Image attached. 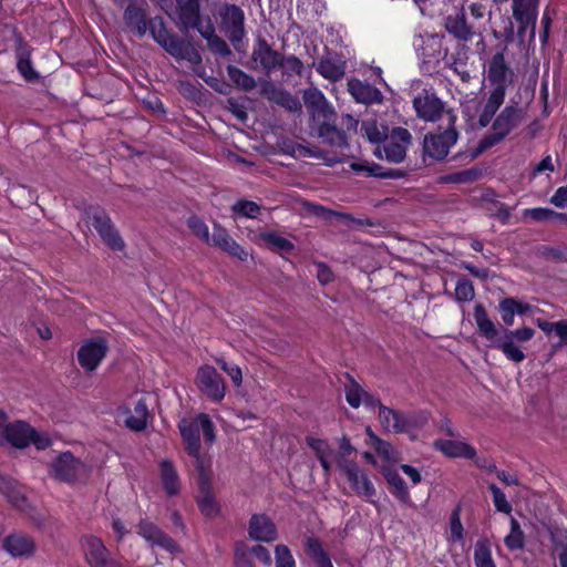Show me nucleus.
I'll list each match as a JSON object with an SVG mask.
<instances>
[{
  "label": "nucleus",
  "mask_w": 567,
  "mask_h": 567,
  "mask_svg": "<svg viewBox=\"0 0 567 567\" xmlns=\"http://www.w3.org/2000/svg\"><path fill=\"white\" fill-rule=\"evenodd\" d=\"M303 102L310 115V128L317 137L331 147H349L347 133L357 131L358 120L350 114H343L339 125L338 114L317 87L303 91Z\"/></svg>",
  "instance_id": "obj_1"
},
{
  "label": "nucleus",
  "mask_w": 567,
  "mask_h": 567,
  "mask_svg": "<svg viewBox=\"0 0 567 567\" xmlns=\"http://www.w3.org/2000/svg\"><path fill=\"white\" fill-rule=\"evenodd\" d=\"M147 31L153 40L176 60H185L192 64L202 63V55L198 50L195 49L190 41L171 32L163 17L150 18Z\"/></svg>",
  "instance_id": "obj_2"
},
{
  "label": "nucleus",
  "mask_w": 567,
  "mask_h": 567,
  "mask_svg": "<svg viewBox=\"0 0 567 567\" xmlns=\"http://www.w3.org/2000/svg\"><path fill=\"white\" fill-rule=\"evenodd\" d=\"M524 120V111L516 105L505 106L492 123L493 132L483 136L472 157H476L501 143Z\"/></svg>",
  "instance_id": "obj_3"
},
{
  "label": "nucleus",
  "mask_w": 567,
  "mask_h": 567,
  "mask_svg": "<svg viewBox=\"0 0 567 567\" xmlns=\"http://www.w3.org/2000/svg\"><path fill=\"white\" fill-rule=\"evenodd\" d=\"M473 317L477 326L478 333L486 340L493 341V347L499 349L504 355L513 362H522L525 360L524 352L509 339L498 338L499 330L489 319L485 307L477 303L474 307Z\"/></svg>",
  "instance_id": "obj_4"
},
{
  "label": "nucleus",
  "mask_w": 567,
  "mask_h": 567,
  "mask_svg": "<svg viewBox=\"0 0 567 567\" xmlns=\"http://www.w3.org/2000/svg\"><path fill=\"white\" fill-rule=\"evenodd\" d=\"M178 430L188 454H196L197 451H200V430L206 443L212 444L216 437L215 425L206 413H199L194 419H182L178 423Z\"/></svg>",
  "instance_id": "obj_5"
},
{
  "label": "nucleus",
  "mask_w": 567,
  "mask_h": 567,
  "mask_svg": "<svg viewBox=\"0 0 567 567\" xmlns=\"http://www.w3.org/2000/svg\"><path fill=\"white\" fill-rule=\"evenodd\" d=\"M49 474L59 482L73 484L90 474L89 466L71 452L59 454L49 466Z\"/></svg>",
  "instance_id": "obj_6"
},
{
  "label": "nucleus",
  "mask_w": 567,
  "mask_h": 567,
  "mask_svg": "<svg viewBox=\"0 0 567 567\" xmlns=\"http://www.w3.org/2000/svg\"><path fill=\"white\" fill-rule=\"evenodd\" d=\"M218 18L220 31L237 48L246 35L243 9L233 3H223L218 8Z\"/></svg>",
  "instance_id": "obj_7"
},
{
  "label": "nucleus",
  "mask_w": 567,
  "mask_h": 567,
  "mask_svg": "<svg viewBox=\"0 0 567 567\" xmlns=\"http://www.w3.org/2000/svg\"><path fill=\"white\" fill-rule=\"evenodd\" d=\"M85 217L111 249L122 250L125 247L105 209L99 206H90L85 209Z\"/></svg>",
  "instance_id": "obj_8"
},
{
  "label": "nucleus",
  "mask_w": 567,
  "mask_h": 567,
  "mask_svg": "<svg viewBox=\"0 0 567 567\" xmlns=\"http://www.w3.org/2000/svg\"><path fill=\"white\" fill-rule=\"evenodd\" d=\"M175 9L173 20L183 33L189 30L198 31L205 27L206 17L202 13L203 0H174Z\"/></svg>",
  "instance_id": "obj_9"
},
{
  "label": "nucleus",
  "mask_w": 567,
  "mask_h": 567,
  "mask_svg": "<svg viewBox=\"0 0 567 567\" xmlns=\"http://www.w3.org/2000/svg\"><path fill=\"white\" fill-rule=\"evenodd\" d=\"M458 137L455 128V115L449 112V126L441 133L425 135L423 141V152L425 155L441 161L449 154Z\"/></svg>",
  "instance_id": "obj_10"
},
{
  "label": "nucleus",
  "mask_w": 567,
  "mask_h": 567,
  "mask_svg": "<svg viewBox=\"0 0 567 567\" xmlns=\"http://www.w3.org/2000/svg\"><path fill=\"white\" fill-rule=\"evenodd\" d=\"M379 420L385 430H391L394 433H403L410 429L421 427L425 424L427 422V414L422 412L419 415H404L398 410L381 405Z\"/></svg>",
  "instance_id": "obj_11"
},
{
  "label": "nucleus",
  "mask_w": 567,
  "mask_h": 567,
  "mask_svg": "<svg viewBox=\"0 0 567 567\" xmlns=\"http://www.w3.org/2000/svg\"><path fill=\"white\" fill-rule=\"evenodd\" d=\"M84 558L90 567H126L122 561L111 557L101 538L86 535L81 538Z\"/></svg>",
  "instance_id": "obj_12"
},
{
  "label": "nucleus",
  "mask_w": 567,
  "mask_h": 567,
  "mask_svg": "<svg viewBox=\"0 0 567 567\" xmlns=\"http://www.w3.org/2000/svg\"><path fill=\"white\" fill-rule=\"evenodd\" d=\"M109 352V342L102 336L93 337L79 348L76 357L79 364L86 372H93L104 360Z\"/></svg>",
  "instance_id": "obj_13"
},
{
  "label": "nucleus",
  "mask_w": 567,
  "mask_h": 567,
  "mask_svg": "<svg viewBox=\"0 0 567 567\" xmlns=\"http://www.w3.org/2000/svg\"><path fill=\"white\" fill-rule=\"evenodd\" d=\"M196 384L199 391L213 402H220L225 398V380L212 365H203L198 369Z\"/></svg>",
  "instance_id": "obj_14"
},
{
  "label": "nucleus",
  "mask_w": 567,
  "mask_h": 567,
  "mask_svg": "<svg viewBox=\"0 0 567 567\" xmlns=\"http://www.w3.org/2000/svg\"><path fill=\"white\" fill-rule=\"evenodd\" d=\"M412 135L404 127H393L383 142L384 157L388 162L399 164L404 161L411 145Z\"/></svg>",
  "instance_id": "obj_15"
},
{
  "label": "nucleus",
  "mask_w": 567,
  "mask_h": 567,
  "mask_svg": "<svg viewBox=\"0 0 567 567\" xmlns=\"http://www.w3.org/2000/svg\"><path fill=\"white\" fill-rule=\"evenodd\" d=\"M512 14L517 22V34L524 38L528 29L530 35H535L538 8L535 0H512Z\"/></svg>",
  "instance_id": "obj_16"
},
{
  "label": "nucleus",
  "mask_w": 567,
  "mask_h": 567,
  "mask_svg": "<svg viewBox=\"0 0 567 567\" xmlns=\"http://www.w3.org/2000/svg\"><path fill=\"white\" fill-rule=\"evenodd\" d=\"M310 66L316 68L322 78L338 82L346 74L347 62L341 54L326 48L324 54L317 63L312 62Z\"/></svg>",
  "instance_id": "obj_17"
},
{
  "label": "nucleus",
  "mask_w": 567,
  "mask_h": 567,
  "mask_svg": "<svg viewBox=\"0 0 567 567\" xmlns=\"http://www.w3.org/2000/svg\"><path fill=\"white\" fill-rule=\"evenodd\" d=\"M251 60L259 64L265 74L269 75L280 68L282 53L274 50L265 38L258 37L252 48Z\"/></svg>",
  "instance_id": "obj_18"
},
{
  "label": "nucleus",
  "mask_w": 567,
  "mask_h": 567,
  "mask_svg": "<svg viewBox=\"0 0 567 567\" xmlns=\"http://www.w3.org/2000/svg\"><path fill=\"white\" fill-rule=\"evenodd\" d=\"M137 534L151 546H158L171 554L181 551L179 546L171 536L147 519L140 520L137 524Z\"/></svg>",
  "instance_id": "obj_19"
},
{
  "label": "nucleus",
  "mask_w": 567,
  "mask_h": 567,
  "mask_svg": "<svg viewBox=\"0 0 567 567\" xmlns=\"http://www.w3.org/2000/svg\"><path fill=\"white\" fill-rule=\"evenodd\" d=\"M14 51L17 56V69L21 76L28 82L39 80V73L33 69L31 62L32 48L23 39L21 33L13 29Z\"/></svg>",
  "instance_id": "obj_20"
},
{
  "label": "nucleus",
  "mask_w": 567,
  "mask_h": 567,
  "mask_svg": "<svg viewBox=\"0 0 567 567\" xmlns=\"http://www.w3.org/2000/svg\"><path fill=\"white\" fill-rule=\"evenodd\" d=\"M507 45L502 47L489 60L487 70V80L495 87L502 86L506 91V86L512 82L513 71L505 60Z\"/></svg>",
  "instance_id": "obj_21"
},
{
  "label": "nucleus",
  "mask_w": 567,
  "mask_h": 567,
  "mask_svg": "<svg viewBox=\"0 0 567 567\" xmlns=\"http://www.w3.org/2000/svg\"><path fill=\"white\" fill-rule=\"evenodd\" d=\"M413 107L416 115L426 122H436L444 112V103L435 93L429 91H423L414 97Z\"/></svg>",
  "instance_id": "obj_22"
},
{
  "label": "nucleus",
  "mask_w": 567,
  "mask_h": 567,
  "mask_svg": "<svg viewBox=\"0 0 567 567\" xmlns=\"http://www.w3.org/2000/svg\"><path fill=\"white\" fill-rule=\"evenodd\" d=\"M260 94L288 112L300 113L302 110L301 102L297 96L285 89L277 87L271 81L262 82Z\"/></svg>",
  "instance_id": "obj_23"
},
{
  "label": "nucleus",
  "mask_w": 567,
  "mask_h": 567,
  "mask_svg": "<svg viewBox=\"0 0 567 567\" xmlns=\"http://www.w3.org/2000/svg\"><path fill=\"white\" fill-rule=\"evenodd\" d=\"M210 246L218 247L223 251L238 258L239 260H247L248 252L237 244L228 234V231L219 224H214L213 235L209 238Z\"/></svg>",
  "instance_id": "obj_24"
},
{
  "label": "nucleus",
  "mask_w": 567,
  "mask_h": 567,
  "mask_svg": "<svg viewBox=\"0 0 567 567\" xmlns=\"http://www.w3.org/2000/svg\"><path fill=\"white\" fill-rule=\"evenodd\" d=\"M444 28L452 37L460 41H471L475 35L473 27L467 23L464 7L454 14H449L444 18Z\"/></svg>",
  "instance_id": "obj_25"
},
{
  "label": "nucleus",
  "mask_w": 567,
  "mask_h": 567,
  "mask_svg": "<svg viewBox=\"0 0 567 567\" xmlns=\"http://www.w3.org/2000/svg\"><path fill=\"white\" fill-rule=\"evenodd\" d=\"M249 537L258 542H274L278 538L276 525L265 514H254L249 520Z\"/></svg>",
  "instance_id": "obj_26"
},
{
  "label": "nucleus",
  "mask_w": 567,
  "mask_h": 567,
  "mask_svg": "<svg viewBox=\"0 0 567 567\" xmlns=\"http://www.w3.org/2000/svg\"><path fill=\"white\" fill-rule=\"evenodd\" d=\"M348 91L358 103L370 105L383 101V94L379 89L354 78L348 80Z\"/></svg>",
  "instance_id": "obj_27"
},
{
  "label": "nucleus",
  "mask_w": 567,
  "mask_h": 567,
  "mask_svg": "<svg viewBox=\"0 0 567 567\" xmlns=\"http://www.w3.org/2000/svg\"><path fill=\"white\" fill-rule=\"evenodd\" d=\"M145 3L134 2L127 7H125L123 13V21L126 28L134 32L138 38H142L147 32V22L146 11L143 8Z\"/></svg>",
  "instance_id": "obj_28"
},
{
  "label": "nucleus",
  "mask_w": 567,
  "mask_h": 567,
  "mask_svg": "<svg viewBox=\"0 0 567 567\" xmlns=\"http://www.w3.org/2000/svg\"><path fill=\"white\" fill-rule=\"evenodd\" d=\"M347 477L352 491L358 495L365 497L368 501H371V498L375 495L377 491L369 478L368 474L363 468H361L359 465L353 467L352 470L344 474Z\"/></svg>",
  "instance_id": "obj_29"
},
{
  "label": "nucleus",
  "mask_w": 567,
  "mask_h": 567,
  "mask_svg": "<svg viewBox=\"0 0 567 567\" xmlns=\"http://www.w3.org/2000/svg\"><path fill=\"white\" fill-rule=\"evenodd\" d=\"M33 427L23 421L9 423L4 427L6 440L17 449H24L30 444Z\"/></svg>",
  "instance_id": "obj_30"
},
{
  "label": "nucleus",
  "mask_w": 567,
  "mask_h": 567,
  "mask_svg": "<svg viewBox=\"0 0 567 567\" xmlns=\"http://www.w3.org/2000/svg\"><path fill=\"white\" fill-rule=\"evenodd\" d=\"M434 447L449 457H464L473 460L476 456L475 449L462 441L454 440H436L433 443Z\"/></svg>",
  "instance_id": "obj_31"
},
{
  "label": "nucleus",
  "mask_w": 567,
  "mask_h": 567,
  "mask_svg": "<svg viewBox=\"0 0 567 567\" xmlns=\"http://www.w3.org/2000/svg\"><path fill=\"white\" fill-rule=\"evenodd\" d=\"M197 32L207 41V45L213 53L220 56L231 54V50L226 41L215 33V27L209 16L206 17L205 27L200 28Z\"/></svg>",
  "instance_id": "obj_32"
},
{
  "label": "nucleus",
  "mask_w": 567,
  "mask_h": 567,
  "mask_svg": "<svg viewBox=\"0 0 567 567\" xmlns=\"http://www.w3.org/2000/svg\"><path fill=\"white\" fill-rule=\"evenodd\" d=\"M4 549L14 557L30 556L35 545L32 538L23 534H12L4 538Z\"/></svg>",
  "instance_id": "obj_33"
},
{
  "label": "nucleus",
  "mask_w": 567,
  "mask_h": 567,
  "mask_svg": "<svg viewBox=\"0 0 567 567\" xmlns=\"http://www.w3.org/2000/svg\"><path fill=\"white\" fill-rule=\"evenodd\" d=\"M383 476L392 487V494L404 505L413 506L406 483L395 470L388 468L383 472Z\"/></svg>",
  "instance_id": "obj_34"
},
{
  "label": "nucleus",
  "mask_w": 567,
  "mask_h": 567,
  "mask_svg": "<svg viewBox=\"0 0 567 567\" xmlns=\"http://www.w3.org/2000/svg\"><path fill=\"white\" fill-rule=\"evenodd\" d=\"M197 505L203 515L208 518L217 516L219 506L213 495L212 485L198 486Z\"/></svg>",
  "instance_id": "obj_35"
},
{
  "label": "nucleus",
  "mask_w": 567,
  "mask_h": 567,
  "mask_svg": "<svg viewBox=\"0 0 567 567\" xmlns=\"http://www.w3.org/2000/svg\"><path fill=\"white\" fill-rule=\"evenodd\" d=\"M148 406L145 399H140L134 405L133 412L125 420V425L135 432L143 431L147 425Z\"/></svg>",
  "instance_id": "obj_36"
},
{
  "label": "nucleus",
  "mask_w": 567,
  "mask_h": 567,
  "mask_svg": "<svg viewBox=\"0 0 567 567\" xmlns=\"http://www.w3.org/2000/svg\"><path fill=\"white\" fill-rule=\"evenodd\" d=\"M161 480L165 492L168 495H176L179 492V478L172 462L164 460L159 464Z\"/></svg>",
  "instance_id": "obj_37"
},
{
  "label": "nucleus",
  "mask_w": 567,
  "mask_h": 567,
  "mask_svg": "<svg viewBox=\"0 0 567 567\" xmlns=\"http://www.w3.org/2000/svg\"><path fill=\"white\" fill-rule=\"evenodd\" d=\"M305 546L307 555L318 565V567H333L330 556L323 549L318 538L308 537Z\"/></svg>",
  "instance_id": "obj_38"
},
{
  "label": "nucleus",
  "mask_w": 567,
  "mask_h": 567,
  "mask_svg": "<svg viewBox=\"0 0 567 567\" xmlns=\"http://www.w3.org/2000/svg\"><path fill=\"white\" fill-rule=\"evenodd\" d=\"M259 237L274 251L289 254L295 250L293 243L280 236L277 231H264L260 233Z\"/></svg>",
  "instance_id": "obj_39"
},
{
  "label": "nucleus",
  "mask_w": 567,
  "mask_h": 567,
  "mask_svg": "<svg viewBox=\"0 0 567 567\" xmlns=\"http://www.w3.org/2000/svg\"><path fill=\"white\" fill-rule=\"evenodd\" d=\"M227 75L237 87L245 92H249L256 87L254 76L235 65L227 66Z\"/></svg>",
  "instance_id": "obj_40"
},
{
  "label": "nucleus",
  "mask_w": 567,
  "mask_h": 567,
  "mask_svg": "<svg viewBox=\"0 0 567 567\" xmlns=\"http://www.w3.org/2000/svg\"><path fill=\"white\" fill-rule=\"evenodd\" d=\"M474 563L476 567H496L491 553L488 539H480L474 547Z\"/></svg>",
  "instance_id": "obj_41"
},
{
  "label": "nucleus",
  "mask_w": 567,
  "mask_h": 567,
  "mask_svg": "<svg viewBox=\"0 0 567 567\" xmlns=\"http://www.w3.org/2000/svg\"><path fill=\"white\" fill-rule=\"evenodd\" d=\"M504 543L509 550L523 549L525 546L524 532L522 530L519 523L514 517L511 518V532L504 538Z\"/></svg>",
  "instance_id": "obj_42"
},
{
  "label": "nucleus",
  "mask_w": 567,
  "mask_h": 567,
  "mask_svg": "<svg viewBox=\"0 0 567 567\" xmlns=\"http://www.w3.org/2000/svg\"><path fill=\"white\" fill-rule=\"evenodd\" d=\"M188 455L192 456L195 462L194 465L197 472V485H212V476L208 461H206V458L200 454V451H197L196 454Z\"/></svg>",
  "instance_id": "obj_43"
},
{
  "label": "nucleus",
  "mask_w": 567,
  "mask_h": 567,
  "mask_svg": "<svg viewBox=\"0 0 567 567\" xmlns=\"http://www.w3.org/2000/svg\"><path fill=\"white\" fill-rule=\"evenodd\" d=\"M296 151L298 153V156L315 157L318 159H322L328 166H333L334 164L341 162V159L336 156L329 157L327 155V152H324L323 150H321L319 147H309V146H306L302 144H298L296 146Z\"/></svg>",
  "instance_id": "obj_44"
},
{
  "label": "nucleus",
  "mask_w": 567,
  "mask_h": 567,
  "mask_svg": "<svg viewBox=\"0 0 567 567\" xmlns=\"http://www.w3.org/2000/svg\"><path fill=\"white\" fill-rule=\"evenodd\" d=\"M350 381L349 385H346V400L350 406L357 409L362 403L363 395L365 391L361 388V385L349 374H346Z\"/></svg>",
  "instance_id": "obj_45"
},
{
  "label": "nucleus",
  "mask_w": 567,
  "mask_h": 567,
  "mask_svg": "<svg viewBox=\"0 0 567 567\" xmlns=\"http://www.w3.org/2000/svg\"><path fill=\"white\" fill-rule=\"evenodd\" d=\"M279 69H282L284 75L288 78L292 75L302 76L305 71V65L302 61L296 55H284L282 61Z\"/></svg>",
  "instance_id": "obj_46"
},
{
  "label": "nucleus",
  "mask_w": 567,
  "mask_h": 567,
  "mask_svg": "<svg viewBox=\"0 0 567 567\" xmlns=\"http://www.w3.org/2000/svg\"><path fill=\"white\" fill-rule=\"evenodd\" d=\"M361 131L363 132V136H365L371 143H383L389 135L388 127L382 126L380 130L374 121L363 122Z\"/></svg>",
  "instance_id": "obj_47"
},
{
  "label": "nucleus",
  "mask_w": 567,
  "mask_h": 567,
  "mask_svg": "<svg viewBox=\"0 0 567 567\" xmlns=\"http://www.w3.org/2000/svg\"><path fill=\"white\" fill-rule=\"evenodd\" d=\"M408 175V172L402 168H384L380 164L372 163V167L370 169V176L383 178V179H400L404 178Z\"/></svg>",
  "instance_id": "obj_48"
},
{
  "label": "nucleus",
  "mask_w": 567,
  "mask_h": 567,
  "mask_svg": "<svg viewBox=\"0 0 567 567\" xmlns=\"http://www.w3.org/2000/svg\"><path fill=\"white\" fill-rule=\"evenodd\" d=\"M187 227L192 230V233L198 237L200 240L205 241L206 244L209 243V231L208 226L204 223L202 218H199L196 215H192L188 217Z\"/></svg>",
  "instance_id": "obj_49"
},
{
  "label": "nucleus",
  "mask_w": 567,
  "mask_h": 567,
  "mask_svg": "<svg viewBox=\"0 0 567 567\" xmlns=\"http://www.w3.org/2000/svg\"><path fill=\"white\" fill-rule=\"evenodd\" d=\"M233 212L248 218H256L260 212V206L251 200L241 199L236 202L233 207Z\"/></svg>",
  "instance_id": "obj_50"
},
{
  "label": "nucleus",
  "mask_w": 567,
  "mask_h": 567,
  "mask_svg": "<svg viewBox=\"0 0 567 567\" xmlns=\"http://www.w3.org/2000/svg\"><path fill=\"white\" fill-rule=\"evenodd\" d=\"M475 290L473 282L467 278H461L456 282L455 299L457 301H470L474 298Z\"/></svg>",
  "instance_id": "obj_51"
},
{
  "label": "nucleus",
  "mask_w": 567,
  "mask_h": 567,
  "mask_svg": "<svg viewBox=\"0 0 567 567\" xmlns=\"http://www.w3.org/2000/svg\"><path fill=\"white\" fill-rule=\"evenodd\" d=\"M502 332H503V337L504 338L509 339L513 342L514 341L527 342L535 334L534 329H532L529 327H523V328H518V329H515V330H509V329L503 328Z\"/></svg>",
  "instance_id": "obj_52"
},
{
  "label": "nucleus",
  "mask_w": 567,
  "mask_h": 567,
  "mask_svg": "<svg viewBox=\"0 0 567 567\" xmlns=\"http://www.w3.org/2000/svg\"><path fill=\"white\" fill-rule=\"evenodd\" d=\"M506 91L499 87H494V90L489 93V96L483 107L484 111L491 112L493 114H496L498 109L504 102Z\"/></svg>",
  "instance_id": "obj_53"
},
{
  "label": "nucleus",
  "mask_w": 567,
  "mask_h": 567,
  "mask_svg": "<svg viewBox=\"0 0 567 567\" xmlns=\"http://www.w3.org/2000/svg\"><path fill=\"white\" fill-rule=\"evenodd\" d=\"M276 567H296L290 549L286 545H277L275 548Z\"/></svg>",
  "instance_id": "obj_54"
},
{
  "label": "nucleus",
  "mask_w": 567,
  "mask_h": 567,
  "mask_svg": "<svg viewBox=\"0 0 567 567\" xmlns=\"http://www.w3.org/2000/svg\"><path fill=\"white\" fill-rule=\"evenodd\" d=\"M489 491L493 495V502L495 508L498 512L509 514L512 512V505L507 502L505 494L495 484L489 485Z\"/></svg>",
  "instance_id": "obj_55"
},
{
  "label": "nucleus",
  "mask_w": 567,
  "mask_h": 567,
  "mask_svg": "<svg viewBox=\"0 0 567 567\" xmlns=\"http://www.w3.org/2000/svg\"><path fill=\"white\" fill-rule=\"evenodd\" d=\"M218 367L225 371L231 379L235 386H240L243 382V373L238 365L228 363L225 359L216 360Z\"/></svg>",
  "instance_id": "obj_56"
},
{
  "label": "nucleus",
  "mask_w": 567,
  "mask_h": 567,
  "mask_svg": "<svg viewBox=\"0 0 567 567\" xmlns=\"http://www.w3.org/2000/svg\"><path fill=\"white\" fill-rule=\"evenodd\" d=\"M306 442L307 445L316 452L318 458L332 454L330 445L324 440L307 436Z\"/></svg>",
  "instance_id": "obj_57"
},
{
  "label": "nucleus",
  "mask_w": 567,
  "mask_h": 567,
  "mask_svg": "<svg viewBox=\"0 0 567 567\" xmlns=\"http://www.w3.org/2000/svg\"><path fill=\"white\" fill-rule=\"evenodd\" d=\"M555 210L546 207L529 208L524 210V216L535 221H553Z\"/></svg>",
  "instance_id": "obj_58"
},
{
  "label": "nucleus",
  "mask_w": 567,
  "mask_h": 567,
  "mask_svg": "<svg viewBox=\"0 0 567 567\" xmlns=\"http://www.w3.org/2000/svg\"><path fill=\"white\" fill-rule=\"evenodd\" d=\"M226 109L240 122H246L248 118L247 110L244 104H240L236 99L229 97L226 102Z\"/></svg>",
  "instance_id": "obj_59"
},
{
  "label": "nucleus",
  "mask_w": 567,
  "mask_h": 567,
  "mask_svg": "<svg viewBox=\"0 0 567 567\" xmlns=\"http://www.w3.org/2000/svg\"><path fill=\"white\" fill-rule=\"evenodd\" d=\"M315 266L317 267V279L322 286L334 280V274L327 264L322 261H315Z\"/></svg>",
  "instance_id": "obj_60"
},
{
  "label": "nucleus",
  "mask_w": 567,
  "mask_h": 567,
  "mask_svg": "<svg viewBox=\"0 0 567 567\" xmlns=\"http://www.w3.org/2000/svg\"><path fill=\"white\" fill-rule=\"evenodd\" d=\"M373 446L375 452L385 461H394V450L389 442L375 437Z\"/></svg>",
  "instance_id": "obj_61"
},
{
  "label": "nucleus",
  "mask_w": 567,
  "mask_h": 567,
  "mask_svg": "<svg viewBox=\"0 0 567 567\" xmlns=\"http://www.w3.org/2000/svg\"><path fill=\"white\" fill-rule=\"evenodd\" d=\"M512 305L513 303L508 298L501 300L498 305L502 320L506 326H512L514 323V317L516 313Z\"/></svg>",
  "instance_id": "obj_62"
},
{
  "label": "nucleus",
  "mask_w": 567,
  "mask_h": 567,
  "mask_svg": "<svg viewBox=\"0 0 567 567\" xmlns=\"http://www.w3.org/2000/svg\"><path fill=\"white\" fill-rule=\"evenodd\" d=\"M249 548H236L235 567H255Z\"/></svg>",
  "instance_id": "obj_63"
},
{
  "label": "nucleus",
  "mask_w": 567,
  "mask_h": 567,
  "mask_svg": "<svg viewBox=\"0 0 567 567\" xmlns=\"http://www.w3.org/2000/svg\"><path fill=\"white\" fill-rule=\"evenodd\" d=\"M543 256L547 259L564 262L567 261V249L564 248H554V247H545L543 250Z\"/></svg>",
  "instance_id": "obj_64"
}]
</instances>
